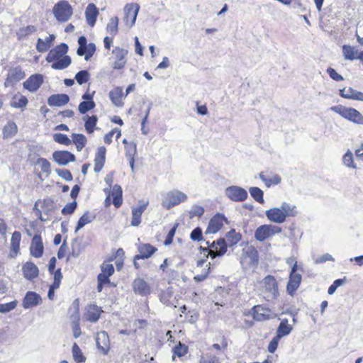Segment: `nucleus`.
I'll return each mask as SVG.
<instances>
[{
  "mask_svg": "<svg viewBox=\"0 0 363 363\" xmlns=\"http://www.w3.org/2000/svg\"><path fill=\"white\" fill-rule=\"evenodd\" d=\"M79 48L77 53L79 56L84 55V59L88 61L94 55L96 52V45L93 43L87 44L85 36H80L78 39Z\"/></svg>",
  "mask_w": 363,
  "mask_h": 363,
  "instance_id": "obj_9",
  "label": "nucleus"
},
{
  "mask_svg": "<svg viewBox=\"0 0 363 363\" xmlns=\"http://www.w3.org/2000/svg\"><path fill=\"white\" fill-rule=\"evenodd\" d=\"M42 301V299L38 294L34 291H28L23 299L22 306L25 309L33 308Z\"/></svg>",
  "mask_w": 363,
  "mask_h": 363,
  "instance_id": "obj_25",
  "label": "nucleus"
},
{
  "mask_svg": "<svg viewBox=\"0 0 363 363\" xmlns=\"http://www.w3.org/2000/svg\"><path fill=\"white\" fill-rule=\"evenodd\" d=\"M228 223L226 217L222 213L215 214L209 220L206 233H216Z\"/></svg>",
  "mask_w": 363,
  "mask_h": 363,
  "instance_id": "obj_14",
  "label": "nucleus"
},
{
  "mask_svg": "<svg viewBox=\"0 0 363 363\" xmlns=\"http://www.w3.org/2000/svg\"><path fill=\"white\" fill-rule=\"evenodd\" d=\"M18 133V126L13 121H9L2 129L3 139H9L14 137Z\"/></svg>",
  "mask_w": 363,
  "mask_h": 363,
  "instance_id": "obj_35",
  "label": "nucleus"
},
{
  "mask_svg": "<svg viewBox=\"0 0 363 363\" xmlns=\"http://www.w3.org/2000/svg\"><path fill=\"white\" fill-rule=\"evenodd\" d=\"M55 39L54 34H50L45 40L38 38L36 43V50L39 52H47L52 45L53 42Z\"/></svg>",
  "mask_w": 363,
  "mask_h": 363,
  "instance_id": "obj_32",
  "label": "nucleus"
},
{
  "mask_svg": "<svg viewBox=\"0 0 363 363\" xmlns=\"http://www.w3.org/2000/svg\"><path fill=\"white\" fill-rule=\"evenodd\" d=\"M138 250L139 254L134 256L135 260L151 257L157 251V248L150 243H142L138 245Z\"/></svg>",
  "mask_w": 363,
  "mask_h": 363,
  "instance_id": "obj_18",
  "label": "nucleus"
},
{
  "mask_svg": "<svg viewBox=\"0 0 363 363\" xmlns=\"http://www.w3.org/2000/svg\"><path fill=\"white\" fill-rule=\"evenodd\" d=\"M72 139L78 151H81L85 147L87 142L86 137L80 133H73Z\"/></svg>",
  "mask_w": 363,
  "mask_h": 363,
  "instance_id": "obj_47",
  "label": "nucleus"
},
{
  "mask_svg": "<svg viewBox=\"0 0 363 363\" xmlns=\"http://www.w3.org/2000/svg\"><path fill=\"white\" fill-rule=\"evenodd\" d=\"M292 326L289 324L287 319H282L277 331V336L281 338L283 336L289 335L292 330Z\"/></svg>",
  "mask_w": 363,
  "mask_h": 363,
  "instance_id": "obj_43",
  "label": "nucleus"
},
{
  "mask_svg": "<svg viewBox=\"0 0 363 363\" xmlns=\"http://www.w3.org/2000/svg\"><path fill=\"white\" fill-rule=\"evenodd\" d=\"M106 150L104 147L98 149L94 157V172H99L104 166Z\"/></svg>",
  "mask_w": 363,
  "mask_h": 363,
  "instance_id": "obj_33",
  "label": "nucleus"
},
{
  "mask_svg": "<svg viewBox=\"0 0 363 363\" xmlns=\"http://www.w3.org/2000/svg\"><path fill=\"white\" fill-rule=\"evenodd\" d=\"M77 202L75 201L69 203L62 209V213L65 216L72 214L77 208Z\"/></svg>",
  "mask_w": 363,
  "mask_h": 363,
  "instance_id": "obj_63",
  "label": "nucleus"
},
{
  "mask_svg": "<svg viewBox=\"0 0 363 363\" xmlns=\"http://www.w3.org/2000/svg\"><path fill=\"white\" fill-rule=\"evenodd\" d=\"M259 178L263 181L267 187L272 185H277L281 182V177L277 174H273L270 171H264L259 173Z\"/></svg>",
  "mask_w": 363,
  "mask_h": 363,
  "instance_id": "obj_29",
  "label": "nucleus"
},
{
  "mask_svg": "<svg viewBox=\"0 0 363 363\" xmlns=\"http://www.w3.org/2000/svg\"><path fill=\"white\" fill-rule=\"evenodd\" d=\"M207 244L208 247L203 248V251L207 252L208 255L213 259L217 256H222L227 252L228 246L224 238H219L211 245L207 242Z\"/></svg>",
  "mask_w": 363,
  "mask_h": 363,
  "instance_id": "obj_7",
  "label": "nucleus"
},
{
  "mask_svg": "<svg viewBox=\"0 0 363 363\" xmlns=\"http://www.w3.org/2000/svg\"><path fill=\"white\" fill-rule=\"evenodd\" d=\"M44 82V77L41 74L30 75L23 84V88L30 92L37 91Z\"/></svg>",
  "mask_w": 363,
  "mask_h": 363,
  "instance_id": "obj_17",
  "label": "nucleus"
},
{
  "mask_svg": "<svg viewBox=\"0 0 363 363\" xmlns=\"http://www.w3.org/2000/svg\"><path fill=\"white\" fill-rule=\"evenodd\" d=\"M266 216L269 220L277 223H282L286 220L285 215H284L281 208H273L267 210Z\"/></svg>",
  "mask_w": 363,
  "mask_h": 363,
  "instance_id": "obj_30",
  "label": "nucleus"
},
{
  "mask_svg": "<svg viewBox=\"0 0 363 363\" xmlns=\"http://www.w3.org/2000/svg\"><path fill=\"white\" fill-rule=\"evenodd\" d=\"M84 121V128L88 134H91L96 129V124L98 122V117L96 115L88 116L86 115L83 117Z\"/></svg>",
  "mask_w": 363,
  "mask_h": 363,
  "instance_id": "obj_39",
  "label": "nucleus"
},
{
  "mask_svg": "<svg viewBox=\"0 0 363 363\" xmlns=\"http://www.w3.org/2000/svg\"><path fill=\"white\" fill-rule=\"evenodd\" d=\"M339 94L343 99L363 101V92L357 91L352 87H343L340 89Z\"/></svg>",
  "mask_w": 363,
  "mask_h": 363,
  "instance_id": "obj_28",
  "label": "nucleus"
},
{
  "mask_svg": "<svg viewBox=\"0 0 363 363\" xmlns=\"http://www.w3.org/2000/svg\"><path fill=\"white\" fill-rule=\"evenodd\" d=\"M25 77V72L23 70L21 66L11 68L9 70L6 78L5 79L4 86H13L16 83L23 79Z\"/></svg>",
  "mask_w": 363,
  "mask_h": 363,
  "instance_id": "obj_10",
  "label": "nucleus"
},
{
  "mask_svg": "<svg viewBox=\"0 0 363 363\" xmlns=\"http://www.w3.org/2000/svg\"><path fill=\"white\" fill-rule=\"evenodd\" d=\"M284 215H285V219L286 217H294L297 214L296 208L294 206H290L286 203H284L281 206Z\"/></svg>",
  "mask_w": 363,
  "mask_h": 363,
  "instance_id": "obj_51",
  "label": "nucleus"
},
{
  "mask_svg": "<svg viewBox=\"0 0 363 363\" xmlns=\"http://www.w3.org/2000/svg\"><path fill=\"white\" fill-rule=\"evenodd\" d=\"M69 98L67 94H53L48 98V104L51 106H60L67 104Z\"/></svg>",
  "mask_w": 363,
  "mask_h": 363,
  "instance_id": "obj_37",
  "label": "nucleus"
},
{
  "mask_svg": "<svg viewBox=\"0 0 363 363\" xmlns=\"http://www.w3.org/2000/svg\"><path fill=\"white\" fill-rule=\"evenodd\" d=\"M253 318L257 321L269 320L272 317V311L262 305H256L252 308Z\"/></svg>",
  "mask_w": 363,
  "mask_h": 363,
  "instance_id": "obj_20",
  "label": "nucleus"
},
{
  "mask_svg": "<svg viewBox=\"0 0 363 363\" xmlns=\"http://www.w3.org/2000/svg\"><path fill=\"white\" fill-rule=\"evenodd\" d=\"M53 140L55 142L68 146L71 145L72 140L68 138V136L65 134L62 133H55L53 135Z\"/></svg>",
  "mask_w": 363,
  "mask_h": 363,
  "instance_id": "obj_55",
  "label": "nucleus"
},
{
  "mask_svg": "<svg viewBox=\"0 0 363 363\" xmlns=\"http://www.w3.org/2000/svg\"><path fill=\"white\" fill-rule=\"evenodd\" d=\"M52 13L58 22L65 23L73 15V8L67 1L61 0L54 5Z\"/></svg>",
  "mask_w": 363,
  "mask_h": 363,
  "instance_id": "obj_4",
  "label": "nucleus"
},
{
  "mask_svg": "<svg viewBox=\"0 0 363 363\" xmlns=\"http://www.w3.org/2000/svg\"><path fill=\"white\" fill-rule=\"evenodd\" d=\"M297 269V262H295V263L293 264L291 267L289 281L286 285L287 293L291 296H294L302 280L301 275L300 274L296 273Z\"/></svg>",
  "mask_w": 363,
  "mask_h": 363,
  "instance_id": "obj_8",
  "label": "nucleus"
},
{
  "mask_svg": "<svg viewBox=\"0 0 363 363\" xmlns=\"http://www.w3.org/2000/svg\"><path fill=\"white\" fill-rule=\"evenodd\" d=\"M72 355L77 363H83L86 361V357L84 356L82 350L76 342L72 345Z\"/></svg>",
  "mask_w": 363,
  "mask_h": 363,
  "instance_id": "obj_49",
  "label": "nucleus"
},
{
  "mask_svg": "<svg viewBox=\"0 0 363 363\" xmlns=\"http://www.w3.org/2000/svg\"><path fill=\"white\" fill-rule=\"evenodd\" d=\"M28 100L26 96L18 93L13 96L10 105L15 108H25L28 105Z\"/></svg>",
  "mask_w": 363,
  "mask_h": 363,
  "instance_id": "obj_38",
  "label": "nucleus"
},
{
  "mask_svg": "<svg viewBox=\"0 0 363 363\" xmlns=\"http://www.w3.org/2000/svg\"><path fill=\"white\" fill-rule=\"evenodd\" d=\"M342 48L343 56L345 60L351 61L357 60L358 50H356L354 47L349 45H344Z\"/></svg>",
  "mask_w": 363,
  "mask_h": 363,
  "instance_id": "obj_45",
  "label": "nucleus"
},
{
  "mask_svg": "<svg viewBox=\"0 0 363 363\" xmlns=\"http://www.w3.org/2000/svg\"><path fill=\"white\" fill-rule=\"evenodd\" d=\"M281 228L279 226L272 225H262L259 226L255 232V238L259 242H263L272 237L275 234L281 233Z\"/></svg>",
  "mask_w": 363,
  "mask_h": 363,
  "instance_id": "obj_5",
  "label": "nucleus"
},
{
  "mask_svg": "<svg viewBox=\"0 0 363 363\" xmlns=\"http://www.w3.org/2000/svg\"><path fill=\"white\" fill-rule=\"evenodd\" d=\"M22 272L25 279L33 281L39 276V269L31 261L25 262L22 266Z\"/></svg>",
  "mask_w": 363,
  "mask_h": 363,
  "instance_id": "obj_21",
  "label": "nucleus"
},
{
  "mask_svg": "<svg viewBox=\"0 0 363 363\" xmlns=\"http://www.w3.org/2000/svg\"><path fill=\"white\" fill-rule=\"evenodd\" d=\"M177 227H178V224H177V223L174 224V225L168 232V233L165 238V240L164 241V244L165 245H169L170 244H172V242L173 241V238L175 235Z\"/></svg>",
  "mask_w": 363,
  "mask_h": 363,
  "instance_id": "obj_64",
  "label": "nucleus"
},
{
  "mask_svg": "<svg viewBox=\"0 0 363 363\" xmlns=\"http://www.w3.org/2000/svg\"><path fill=\"white\" fill-rule=\"evenodd\" d=\"M72 331H73V335L75 338H77L81 335V328L79 325V311L77 310V314L73 323V327H72Z\"/></svg>",
  "mask_w": 363,
  "mask_h": 363,
  "instance_id": "obj_61",
  "label": "nucleus"
},
{
  "mask_svg": "<svg viewBox=\"0 0 363 363\" xmlns=\"http://www.w3.org/2000/svg\"><path fill=\"white\" fill-rule=\"evenodd\" d=\"M18 305V301L14 300L6 303H0V313H9L16 308Z\"/></svg>",
  "mask_w": 363,
  "mask_h": 363,
  "instance_id": "obj_60",
  "label": "nucleus"
},
{
  "mask_svg": "<svg viewBox=\"0 0 363 363\" xmlns=\"http://www.w3.org/2000/svg\"><path fill=\"white\" fill-rule=\"evenodd\" d=\"M108 97L114 106L117 107H123L124 106L123 99L126 96L121 86H116L111 89L108 93Z\"/></svg>",
  "mask_w": 363,
  "mask_h": 363,
  "instance_id": "obj_23",
  "label": "nucleus"
},
{
  "mask_svg": "<svg viewBox=\"0 0 363 363\" xmlns=\"http://www.w3.org/2000/svg\"><path fill=\"white\" fill-rule=\"evenodd\" d=\"M116 135V140H117L121 135V130L118 128H115L108 132L104 137V143L110 145L113 142V137Z\"/></svg>",
  "mask_w": 363,
  "mask_h": 363,
  "instance_id": "obj_50",
  "label": "nucleus"
},
{
  "mask_svg": "<svg viewBox=\"0 0 363 363\" xmlns=\"http://www.w3.org/2000/svg\"><path fill=\"white\" fill-rule=\"evenodd\" d=\"M104 311L101 307L95 303L88 304L84 312V318L89 323H96L101 318Z\"/></svg>",
  "mask_w": 363,
  "mask_h": 363,
  "instance_id": "obj_13",
  "label": "nucleus"
},
{
  "mask_svg": "<svg viewBox=\"0 0 363 363\" xmlns=\"http://www.w3.org/2000/svg\"><path fill=\"white\" fill-rule=\"evenodd\" d=\"M169 202L171 206L179 205L187 199V196L179 191L172 192L168 195Z\"/></svg>",
  "mask_w": 363,
  "mask_h": 363,
  "instance_id": "obj_40",
  "label": "nucleus"
},
{
  "mask_svg": "<svg viewBox=\"0 0 363 363\" xmlns=\"http://www.w3.org/2000/svg\"><path fill=\"white\" fill-rule=\"evenodd\" d=\"M99 14V9L94 3L87 5L85 10V17L86 23L90 27L94 26Z\"/></svg>",
  "mask_w": 363,
  "mask_h": 363,
  "instance_id": "obj_27",
  "label": "nucleus"
},
{
  "mask_svg": "<svg viewBox=\"0 0 363 363\" xmlns=\"http://www.w3.org/2000/svg\"><path fill=\"white\" fill-rule=\"evenodd\" d=\"M62 279V274L61 272V269L58 268L57 269H56V272L54 274L53 282L50 286L49 291H48V296L50 300H52L54 298L55 290L60 287Z\"/></svg>",
  "mask_w": 363,
  "mask_h": 363,
  "instance_id": "obj_36",
  "label": "nucleus"
},
{
  "mask_svg": "<svg viewBox=\"0 0 363 363\" xmlns=\"http://www.w3.org/2000/svg\"><path fill=\"white\" fill-rule=\"evenodd\" d=\"M29 251L30 255L35 258H40L43 255L44 245L40 233L35 234L31 239Z\"/></svg>",
  "mask_w": 363,
  "mask_h": 363,
  "instance_id": "obj_16",
  "label": "nucleus"
},
{
  "mask_svg": "<svg viewBox=\"0 0 363 363\" xmlns=\"http://www.w3.org/2000/svg\"><path fill=\"white\" fill-rule=\"evenodd\" d=\"M123 144L125 151V155L128 158L129 164L132 169L134 167L135 157L137 154V146L133 141H128L127 139L123 140Z\"/></svg>",
  "mask_w": 363,
  "mask_h": 363,
  "instance_id": "obj_26",
  "label": "nucleus"
},
{
  "mask_svg": "<svg viewBox=\"0 0 363 363\" xmlns=\"http://www.w3.org/2000/svg\"><path fill=\"white\" fill-rule=\"evenodd\" d=\"M118 23L119 18L117 16H113L109 19L106 25V32L112 37H115L118 33Z\"/></svg>",
  "mask_w": 363,
  "mask_h": 363,
  "instance_id": "obj_42",
  "label": "nucleus"
},
{
  "mask_svg": "<svg viewBox=\"0 0 363 363\" xmlns=\"http://www.w3.org/2000/svg\"><path fill=\"white\" fill-rule=\"evenodd\" d=\"M37 32V27L33 25H28L20 28L16 33L18 41L24 40Z\"/></svg>",
  "mask_w": 363,
  "mask_h": 363,
  "instance_id": "obj_31",
  "label": "nucleus"
},
{
  "mask_svg": "<svg viewBox=\"0 0 363 363\" xmlns=\"http://www.w3.org/2000/svg\"><path fill=\"white\" fill-rule=\"evenodd\" d=\"M96 104L94 101H82L78 106V110L80 113L85 114L90 110H92L95 108Z\"/></svg>",
  "mask_w": 363,
  "mask_h": 363,
  "instance_id": "obj_52",
  "label": "nucleus"
},
{
  "mask_svg": "<svg viewBox=\"0 0 363 363\" xmlns=\"http://www.w3.org/2000/svg\"><path fill=\"white\" fill-rule=\"evenodd\" d=\"M54 160L60 165H66L70 162L75 161V156L67 150H57L53 152Z\"/></svg>",
  "mask_w": 363,
  "mask_h": 363,
  "instance_id": "obj_22",
  "label": "nucleus"
},
{
  "mask_svg": "<svg viewBox=\"0 0 363 363\" xmlns=\"http://www.w3.org/2000/svg\"><path fill=\"white\" fill-rule=\"evenodd\" d=\"M344 164L350 168L356 169L357 164L354 162L353 155L350 150H348L342 157Z\"/></svg>",
  "mask_w": 363,
  "mask_h": 363,
  "instance_id": "obj_54",
  "label": "nucleus"
},
{
  "mask_svg": "<svg viewBox=\"0 0 363 363\" xmlns=\"http://www.w3.org/2000/svg\"><path fill=\"white\" fill-rule=\"evenodd\" d=\"M94 216H92L89 211H86L79 218V219L77 222L76 228H75V232L77 233L79 230L82 228L84 225L91 223V221L94 220Z\"/></svg>",
  "mask_w": 363,
  "mask_h": 363,
  "instance_id": "obj_48",
  "label": "nucleus"
},
{
  "mask_svg": "<svg viewBox=\"0 0 363 363\" xmlns=\"http://www.w3.org/2000/svg\"><path fill=\"white\" fill-rule=\"evenodd\" d=\"M207 268L204 269V272L200 274L194 276V279L196 282H201L204 281L208 277L211 273V264H206Z\"/></svg>",
  "mask_w": 363,
  "mask_h": 363,
  "instance_id": "obj_62",
  "label": "nucleus"
},
{
  "mask_svg": "<svg viewBox=\"0 0 363 363\" xmlns=\"http://www.w3.org/2000/svg\"><path fill=\"white\" fill-rule=\"evenodd\" d=\"M226 240L230 246H233L238 244L242 239L240 233L236 232L235 229H231L225 234Z\"/></svg>",
  "mask_w": 363,
  "mask_h": 363,
  "instance_id": "obj_44",
  "label": "nucleus"
},
{
  "mask_svg": "<svg viewBox=\"0 0 363 363\" xmlns=\"http://www.w3.org/2000/svg\"><path fill=\"white\" fill-rule=\"evenodd\" d=\"M67 51V45L61 43L49 51L45 60L48 62L52 63V69H64L68 67L72 62L71 57L66 55Z\"/></svg>",
  "mask_w": 363,
  "mask_h": 363,
  "instance_id": "obj_1",
  "label": "nucleus"
},
{
  "mask_svg": "<svg viewBox=\"0 0 363 363\" xmlns=\"http://www.w3.org/2000/svg\"><path fill=\"white\" fill-rule=\"evenodd\" d=\"M148 206V201H140L138 206L132 208L131 225L138 226L141 223V216Z\"/></svg>",
  "mask_w": 363,
  "mask_h": 363,
  "instance_id": "obj_19",
  "label": "nucleus"
},
{
  "mask_svg": "<svg viewBox=\"0 0 363 363\" xmlns=\"http://www.w3.org/2000/svg\"><path fill=\"white\" fill-rule=\"evenodd\" d=\"M205 212L203 207L199 205H194L189 211V217L192 219L195 217H201Z\"/></svg>",
  "mask_w": 363,
  "mask_h": 363,
  "instance_id": "obj_56",
  "label": "nucleus"
},
{
  "mask_svg": "<svg viewBox=\"0 0 363 363\" xmlns=\"http://www.w3.org/2000/svg\"><path fill=\"white\" fill-rule=\"evenodd\" d=\"M139 9L140 6L136 3L128 4L125 6L123 21L126 26L132 27L135 24Z\"/></svg>",
  "mask_w": 363,
  "mask_h": 363,
  "instance_id": "obj_12",
  "label": "nucleus"
},
{
  "mask_svg": "<svg viewBox=\"0 0 363 363\" xmlns=\"http://www.w3.org/2000/svg\"><path fill=\"white\" fill-rule=\"evenodd\" d=\"M36 164L40 166V169L43 173L48 174L50 173V163L47 159L43 157L38 158L36 161Z\"/></svg>",
  "mask_w": 363,
  "mask_h": 363,
  "instance_id": "obj_58",
  "label": "nucleus"
},
{
  "mask_svg": "<svg viewBox=\"0 0 363 363\" xmlns=\"http://www.w3.org/2000/svg\"><path fill=\"white\" fill-rule=\"evenodd\" d=\"M128 50L121 47H115L112 50V68L113 69H123L127 63L126 57L128 55Z\"/></svg>",
  "mask_w": 363,
  "mask_h": 363,
  "instance_id": "obj_6",
  "label": "nucleus"
},
{
  "mask_svg": "<svg viewBox=\"0 0 363 363\" xmlns=\"http://www.w3.org/2000/svg\"><path fill=\"white\" fill-rule=\"evenodd\" d=\"M250 193L252 197L257 202L260 203H264L263 191L258 187H251L250 189Z\"/></svg>",
  "mask_w": 363,
  "mask_h": 363,
  "instance_id": "obj_57",
  "label": "nucleus"
},
{
  "mask_svg": "<svg viewBox=\"0 0 363 363\" xmlns=\"http://www.w3.org/2000/svg\"><path fill=\"white\" fill-rule=\"evenodd\" d=\"M225 194L228 198L235 202H242L247 199V191L238 186H231L226 189Z\"/></svg>",
  "mask_w": 363,
  "mask_h": 363,
  "instance_id": "obj_15",
  "label": "nucleus"
},
{
  "mask_svg": "<svg viewBox=\"0 0 363 363\" xmlns=\"http://www.w3.org/2000/svg\"><path fill=\"white\" fill-rule=\"evenodd\" d=\"M109 194L112 197V202L116 208L121 207L123 204V190L120 185L115 184Z\"/></svg>",
  "mask_w": 363,
  "mask_h": 363,
  "instance_id": "obj_34",
  "label": "nucleus"
},
{
  "mask_svg": "<svg viewBox=\"0 0 363 363\" xmlns=\"http://www.w3.org/2000/svg\"><path fill=\"white\" fill-rule=\"evenodd\" d=\"M21 238L22 235L21 232L15 230L12 233L10 240L9 250L7 255L8 258L15 259L21 253Z\"/></svg>",
  "mask_w": 363,
  "mask_h": 363,
  "instance_id": "obj_11",
  "label": "nucleus"
},
{
  "mask_svg": "<svg viewBox=\"0 0 363 363\" xmlns=\"http://www.w3.org/2000/svg\"><path fill=\"white\" fill-rule=\"evenodd\" d=\"M260 290L267 301L277 299L279 295L278 282L272 275H267L262 279Z\"/></svg>",
  "mask_w": 363,
  "mask_h": 363,
  "instance_id": "obj_3",
  "label": "nucleus"
},
{
  "mask_svg": "<svg viewBox=\"0 0 363 363\" xmlns=\"http://www.w3.org/2000/svg\"><path fill=\"white\" fill-rule=\"evenodd\" d=\"M101 272L97 276V277L106 281H110V277H111L115 272L113 265L109 263H103L101 265Z\"/></svg>",
  "mask_w": 363,
  "mask_h": 363,
  "instance_id": "obj_41",
  "label": "nucleus"
},
{
  "mask_svg": "<svg viewBox=\"0 0 363 363\" xmlns=\"http://www.w3.org/2000/svg\"><path fill=\"white\" fill-rule=\"evenodd\" d=\"M199 363H220V359L216 354L207 353L201 357Z\"/></svg>",
  "mask_w": 363,
  "mask_h": 363,
  "instance_id": "obj_59",
  "label": "nucleus"
},
{
  "mask_svg": "<svg viewBox=\"0 0 363 363\" xmlns=\"http://www.w3.org/2000/svg\"><path fill=\"white\" fill-rule=\"evenodd\" d=\"M330 110L354 124L363 125V115L354 108L340 104L332 106Z\"/></svg>",
  "mask_w": 363,
  "mask_h": 363,
  "instance_id": "obj_2",
  "label": "nucleus"
},
{
  "mask_svg": "<svg viewBox=\"0 0 363 363\" xmlns=\"http://www.w3.org/2000/svg\"><path fill=\"white\" fill-rule=\"evenodd\" d=\"M74 79L79 84L82 85L89 80L90 74L86 70H82L76 74Z\"/></svg>",
  "mask_w": 363,
  "mask_h": 363,
  "instance_id": "obj_53",
  "label": "nucleus"
},
{
  "mask_svg": "<svg viewBox=\"0 0 363 363\" xmlns=\"http://www.w3.org/2000/svg\"><path fill=\"white\" fill-rule=\"evenodd\" d=\"M188 347L184 344H182L181 342H179V343L172 349V359L175 360L176 357L181 358L185 356L188 353Z\"/></svg>",
  "mask_w": 363,
  "mask_h": 363,
  "instance_id": "obj_46",
  "label": "nucleus"
},
{
  "mask_svg": "<svg viewBox=\"0 0 363 363\" xmlns=\"http://www.w3.org/2000/svg\"><path fill=\"white\" fill-rule=\"evenodd\" d=\"M135 293L141 296H147L151 293L150 285L143 278H137L133 282Z\"/></svg>",
  "mask_w": 363,
  "mask_h": 363,
  "instance_id": "obj_24",
  "label": "nucleus"
}]
</instances>
